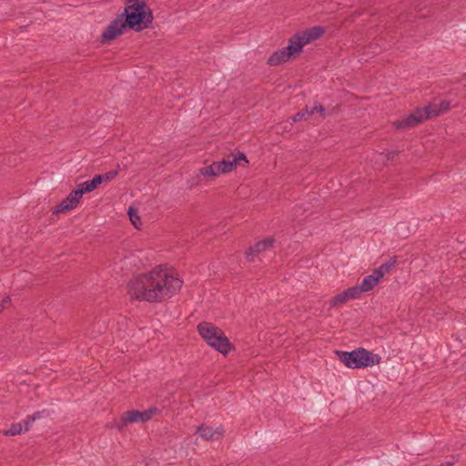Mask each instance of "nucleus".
<instances>
[{
	"mask_svg": "<svg viewBox=\"0 0 466 466\" xmlns=\"http://www.w3.org/2000/svg\"><path fill=\"white\" fill-rule=\"evenodd\" d=\"M182 284L180 279L159 266L130 279L127 292L132 299L150 303L161 302L179 291Z\"/></svg>",
	"mask_w": 466,
	"mask_h": 466,
	"instance_id": "f257e3e1",
	"label": "nucleus"
},
{
	"mask_svg": "<svg viewBox=\"0 0 466 466\" xmlns=\"http://www.w3.org/2000/svg\"><path fill=\"white\" fill-rule=\"evenodd\" d=\"M144 1H125L124 11L106 26L101 35V42L107 43L125 33L127 29L140 32L153 23L152 10Z\"/></svg>",
	"mask_w": 466,
	"mask_h": 466,
	"instance_id": "f03ea898",
	"label": "nucleus"
},
{
	"mask_svg": "<svg viewBox=\"0 0 466 466\" xmlns=\"http://www.w3.org/2000/svg\"><path fill=\"white\" fill-rule=\"evenodd\" d=\"M248 164L246 156L243 153L230 154L220 161H214L198 169L197 176L198 183L202 181L210 182L221 174H228L237 167H245Z\"/></svg>",
	"mask_w": 466,
	"mask_h": 466,
	"instance_id": "7ed1b4c3",
	"label": "nucleus"
},
{
	"mask_svg": "<svg viewBox=\"0 0 466 466\" xmlns=\"http://www.w3.org/2000/svg\"><path fill=\"white\" fill-rule=\"evenodd\" d=\"M339 360L348 368L360 369L379 364L380 358L363 348H359L350 352L336 351Z\"/></svg>",
	"mask_w": 466,
	"mask_h": 466,
	"instance_id": "20e7f679",
	"label": "nucleus"
},
{
	"mask_svg": "<svg viewBox=\"0 0 466 466\" xmlns=\"http://www.w3.org/2000/svg\"><path fill=\"white\" fill-rule=\"evenodd\" d=\"M157 411L156 408H151L144 411L129 410L124 412L119 421L115 422L114 427L122 430L126 425L134 422H145L152 418V415Z\"/></svg>",
	"mask_w": 466,
	"mask_h": 466,
	"instance_id": "39448f33",
	"label": "nucleus"
},
{
	"mask_svg": "<svg viewBox=\"0 0 466 466\" xmlns=\"http://www.w3.org/2000/svg\"><path fill=\"white\" fill-rule=\"evenodd\" d=\"M420 108H416L413 112H411L407 116L396 120L393 122V126L396 129H409L410 127H416L419 124L424 121V117L421 114Z\"/></svg>",
	"mask_w": 466,
	"mask_h": 466,
	"instance_id": "423d86ee",
	"label": "nucleus"
},
{
	"mask_svg": "<svg viewBox=\"0 0 466 466\" xmlns=\"http://www.w3.org/2000/svg\"><path fill=\"white\" fill-rule=\"evenodd\" d=\"M207 342L212 348L224 355L228 353L231 349V344L222 330L219 331L218 334L214 335L212 339Z\"/></svg>",
	"mask_w": 466,
	"mask_h": 466,
	"instance_id": "0eeeda50",
	"label": "nucleus"
},
{
	"mask_svg": "<svg viewBox=\"0 0 466 466\" xmlns=\"http://www.w3.org/2000/svg\"><path fill=\"white\" fill-rule=\"evenodd\" d=\"M275 239L273 238H267L261 241L256 243L246 253L247 258L250 261L253 260L255 255L263 252L264 250L272 248Z\"/></svg>",
	"mask_w": 466,
	"mask_h": 466,
	"instance_id": "6e6552de",
	"label": "nucleus"
},
{
	"mask_svg": "<svg viewBox=\"0 0 466 466\" xmlns=\"http://www.w3.org/2000/svg\"><path fill=\"white\" fill-rule=\"evenodd\" d=\"M304 46H306V44L302 39V35L300 33H297L289 39V44L286 48L289 54L293 56V58H295L302 51Z\"/></svg>",
	"mask_w": 466,
	"mask_h": 466,
	"instance_id": "1a4fd4ad",
	"label": "nucleus"
},
{
	"mask_svg": "<svg viewBox=\"0 0 466 466\" xmlns=\"http://www.w3.org/2000/svg\"><path fill=\"white\" fill-rule=\"evenodd\" d=\"M198 433L204 440L210 441L221 438L224 434V430L222 427H218V429L214 430L212 427L202 424L198 428Z\"/></svg>",
	"mask_w": 466,
	"mask_h": 466,
	"instance_id": "9d476101",
	"label": "nucleus"
},
{
	"mask_svg": "<svg viewBox=\"0 0 466 466\" xmlns=\"http://www.w3.org/2000/svg\"><path fill=\"white\" fill-rule=\"evenodd\" d=\"M299 33L305 44L308 45L311 41L320 38L325 33V28L321 25H315Z\"/></svg>",
	"mask_w": 466,
	"mask_h": 466,
	"instance_id": "9b49d317",
	"label": "nucleus"
},
{
	"mask_svg": "<svg viewBox=\"0 0 466 466\" xmlns=\"http://www.w3.org/2000/svg\"><path fill=\"white\" fill-rule=\"evenodd\" d=\"M292 57L293 56L289 54L286 47H284L280 50L274 52L268 58V64L270 66H279L289 61Z\"/></svg>",
	"mask_w": 466,
	"mask_h": 466,
	"instance_id": "f8f14e48",
	"label": "nucleus"
},
{
	"mask_svg": "<svg viewBox=\"0 0 466 466\" xmlns=\"http://www.w3.org/2000/svg\"><path fill=\"white\" fill-rule=\"evenodd\" d=\"M198 330L200 336L206 340H210L214 335L218 334L221 329L211 323L202 322L198 325Z\"/></svg>",
	"mask_w": 466,
	"mask_h": 466,
	"instance_id": "ddd939ff",
	"label": "nucleus"
},
{
	"mask_svg": "<svg viewBox=\"0 0 466 466\" xmlns=\"http://www.w3.org/2000/svg\"><path fill=\"white\" fill-rule=\"evenodd\" d=\"M420 111L424 120L438 116L441 115L440 107L438 106V103H431L428 106L420 108Z\"/></svg>",
	"mask_w": 466,
	"mask_h": 466,
	"instance_id": "4468645a",
	"label": "nucleus"
},
{
	"mask_svg": "<svg viewBox=\"0 0 466 466\" xmlns=\"http://www.w3.org/2000/svg\"><path fill=\"white\" fill-rule=\"evenodd\" d=\"M77 206V204L69 197L64 199L59 205H57L54 210L55 214L67 212L72 210Z\"/></svg>",
	"mask_w": 466,
	"mask_h": 466,
	"instance_id": "2eb2a0df",
	"label": "nucleus"
},
{
	"mask_svg": "<svg viewBox=\"0 0 466 466\" xmlns=\"http://www.w3.org/2000/svg\"><path fill=\"white\" fill-rule=\"evenodd\" d=\"M101 184V177L96 175L91 180L86 181L79 184V187H82L85 193L95 190Z\"/></svg>",
	"mask_w": 466,
	"mask_h": 466,
	"instance_id": "dca6fc26",
	"label": "nucleus"
},
{
	"mask_svg": "<svg viewBox=\"0 0 466 466\" xmlns=\"http://www.w3.org/2000/svg\"><path fill=\"white\" fill-rule=\"evenodd\" d=\"M375 279L371 278L370 275L364 278V279L360 284V288L362 292H367L371 290L378 284L374 280Z\"/></svg>",
	"mask_w": 466,
	"mask_h": 466,
	"instance_id": "f3484780",
	"label": "nucleus"
},
{
	"mask_svg": "<svg viewBox=\"0 0 466 466\" xmlns=\"http://www.w3.org/2000/svg\"><path fill=\"white\" fill-rule=\"evenodd\" d=\"M350 299H348L347 295H345V292H341L338 295H336L331 300H330V307H337L339 305L344 304Z\"/></svg>",
	"mask_w": 466,
	"mask_h": 466,
	"instance_id": "a211bd4d",
	"label": "nucleus"
},
{
	"mask_svg": "<svg viewBox=\"0 0 466 466\" xmlns=\"http://www.w3.org/2000/svg\"><path fill=\"white\" fill-rule=\"evenodd\" d=\"M128 216H129L131 223L135 226V228H139V226L141 225V221H140V217L138 216L137 209H135L133 208H129Z\"/></svg>",
	"mask_w": 466,
	"mask_h": 466,
	"instance_id": "6ab92c4d",
	"label": "nucleus"
},
{
	"mask_svg": "<svg viewBox=\"0 0 466 466\" xmlns=\"http://www.w3.org/2000/svg\"><path fill=\"white\" fill-rule=\"evenodd\" d=\"M344 292L350 300L359 298L360 296V294L362 293L360 286L349 288L346 290H344Z\"/></svg>",
	"mask_w": 466,
	"mask_h": 466,
	"instance_id": "aec40b11",
	"label": "nucleus"
},
{
	"mask_svg": "<svg viewBox=\"0 0 466 466\" xmlns=\"http://www.w3.org/2000/svg\"><path fill=\"white\" fill-rule=\"evenodd\" d=\"M23 426L21 423H14L11 425L10 429L4 431L5 436H15L20 434L22 432Z\"/></svg>",
	"mask_w": 466,
	"mask_h": 466,
	"instance_id": "412c9836",
	"label": "nucleus"
},
{
	"mask_svg": "<svg viewBox=\"0 0 466 466\" xmlns=\"http://www.w3.org/2000/svg\"><path fill=\"white\" fill-rule=\"evenodd\" d=\"M84 193V190L82 189V187H79L78 185L77 188L73 190L68 197L72 198L76 204H78Z\"/></svg>",
	"mask_w": 466,
	"mask_h": 466,
	"instance_id": "4be33fe9",
	"label": "nucleus"
},
{
	"mask_svg": "<svg viewBox=\"0 0 466 466\" xmlns=\"http://www.w3.org/2000/svg\"><path fill=\"white\" fill-rule=\"evenodd\" d=\"M396 263V260L395 259H390V261L380 265L379 267V268L381 270V273H383V275H385L386 273H389L391 268L394 267Z\"/></svg>",
	"mask_w": 466,
	"mask_h": 466,
	"instance_id": "5701e85b",
	"label": "nucleus"
},
{
	"mask_svg": "<svg viewBox=\"0 0 466 466\" xmlns=\"http://www.w3.org/2000/svg\"><path fill=\"white\" fill-rule=\"evenodd\" d=\"M116 175H117V171L113 170V171H109V172H106L102 175H97V177H101V183H102L104 181L106 182V181L113 179L114 177H116Z\"/></svg>",
	"mask_w": 466,
	"mask_h": 466,
	"instance_id": "b1692460",
	"label": "nucleus"
},
{
	"mask_svg": "<svg viewBox=\"0 0 466 466\" xmlns=\"http://www.w3.org/2000/svg\"><path fill=\"white\" fill-rule=\"evenodd\" d=\"M40 416V412H35L34 415L27 417V419L24 421L25 431L29 430V424L35 420L36 418Z\"/></svg>",
	"mask_w": 466,
	"mask_h": 466,
	"instance_id": "393cba45",
	"label": "nucleus"
},
{
	"mask_svg": "<svg viewBox=\"0 0 466 466\" xmlns=\"http://www.w3.org/2000/svg\"><path fill=\"white\" fill-rule=\"evenodd\" d=\"M310 113H319L321 116L325 115V108L320 104H315L313 107L310 108Z\"/></svg>",
	"mask_w": 466,
	"mask_h": 466,
	"instance_id": "a878e982",
	"label": "nucleus"
},
{
	"mask_svg": "<svg viewBox=\"0 0 466 466\" xmlns=\"http://www.w3.org/2000/svg\"><path fill=\"white\" fill-rule=\"evenodd\" d=\"M371 278L375 279V282L378 284L380 279L383 278V273H381V270L378 268L373 270L372 274L370 275Z\"/></svg>",
	"mask_w": 466,
	"mask_h": 466,
	"instance_id": "bb28decb",
	"label": "nucleus"
},
{
	"mask_svg": "<svg viewBox=\"0 0 466 466\" xmlns=\"http://www.w3.org/2000/svg\"><path fill=\"white\" fill-rule=\"evenodd\" d=\"M438 106L440 107L441 114H442L450 108V102L447 100H441L438 103Z\"/></svg>",
	"mask_w": 466,
	"mask_h": 466,
	"instance_id": "cd10ccee",
	"label": "nucleus"
},
{
	"mask_svg": "<svg viewBox=\"0 0 466 466\" xmlns=\"http://www.w3.org/2000/svg\"><path fill=\"white\" fill-rule=\"evenodd\" d=\"M11 303V299L8 296H5L1 301H0V312L4 309L9 307Z\"/></svg>",
	"mask_w": 466,
	"mask_h": 466,
	"instance_id": "c85d7f7f",
	"label": "nucleus"
},
{
	"mask_svg": "<svg viewBox=\"0 0 466 466\" xmlns=\"http://www.w3.org/2000/svg\"><path fill=\"white\" fill-rule=\"evenodd\" d=\"M302 119H306V113H304L303 110L298 112L294 116H293V121L297 122V121H300Z\"/></svg>",
	"mask_w": 466,
	"mask_h": 466,
	"instance_id": "c756f323",
	"label": "nucleus"
},
{
	"mask_svg": "<svg viewBox=\"0 0 466 466\" xmlns=\"http://www.w3.org/2000/svg\"><path fill=\"white\" fill-rule=\"evenodd\" d=\"M390 156H391V152H390L389 150H385V151L381 152L380 153L381 161L385 162V161L390 160Z\"/></svg>",
	"mask_w": 466,
	"mask_h": 466,
	"instance_id": "7c9ffc66",
	"label": "nucleus"
},
{
	"mask_svg": "<svg viewBox=\"0 0 466 466\" xmlns=\"http://www.w3.org/2000/svg\"><path fill=\"white\" fill-rule=\"evenodd\" d=\"M455 463L454 457H452L451 461H446L445 463L441 464V466H453Z\"/></svg>",
	"mask_w": 466,
	"mask_h": 466,
	"instance_id": "2f4dec72",
	"label": "nucleus"
},
{
	"mask_svg": "<svg viewBox=\"0 0 466 466\" xmlns=\"http://www.w3.org/2000/svg\"><path fill=\"white\" fill-rule=\"evenodd\" d=\"M302 110L304 111V113H306V119H307L309 116L313 115V113H310V109H309V107H308V106H306V107H305L304 109H302Z\"/></svg>",
	"mask_w": 466,
	"mask_h": 466,
	"instance_id": "473e14b6",
	"label": "nucleus"
}]
</instances>
